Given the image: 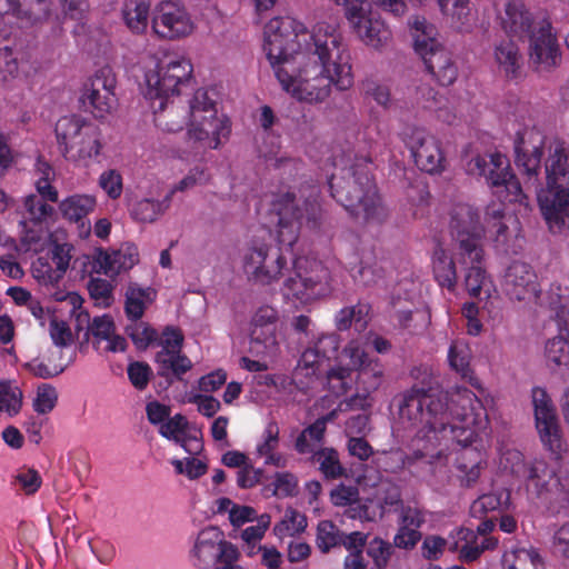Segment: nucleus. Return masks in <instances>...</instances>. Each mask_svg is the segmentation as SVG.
<instances>
[{
	"mask_svg": "<svg viewBox=\"0 0 569 569\" xmlns=\"http://www.w3.org/2000/svg\"><path fill=\"white\" fill-rule=\"evenodd\" d=\"M263 50L281 88L298 101L322 103L332 88L353 86L349 51L327 22L309 32L292 17L272 18L264 27Z\"/></svg>",
	"mask_w": 569,
	"mask_h": 569,
	"instance_id": "f257e3e1",
	"label": "nucleus"
},
{
	"mask_svg": "<svg viewBox=\"0 0 569 569\" xmlns=\"http://www.w3.org/2000/svg\"><path fill=\"white\" fill-rule=\"evenodd\" d=\"M545 144V133L536 126L525 123L515 138V163L526 186L535 188L550 231L561 232L569 222V148L561 140L552 143L545 163L546 186L540 187Z\"/></svg>",
	"mask_w": 569,
	"mask_h": 569,
	"instance_id": "f03ea898",
	"label": "nucleus"
},
{
	"mask_svg": "<svg viewBox=\"0 0 569 569\" xmlns=\"http://www.w3.org/2000/svg\"><path fill=\"white\" fill-rule=\"evenodd\" d=\"M467 172L483 177L500 199V202H491L487 206L485 221L496 248L508 253L509 228L502 221L505 202L526 204L527 201L518 178L512 172L508 159L500 152L475 156L467 163Z\"/></svg>",
	"mask_w": 569,
	"mask_h": 569,
	"instance_id": "7ed1b4c3",
	"label": "nucleus"
},
{
	"mask_svg": "<svg viewBox=\"0 0 569 569\" xmlns=\"http://www.w3.org/2000/svg\"><path fill=\"white\" fill-rule=\"evenodd\" d=\"M370 166L369 158L357 157L349 168L332 173L328 184L331 197L351 217L381 224L388 218V210L378 192Z\"/></svg>",
	"mask_w": 569,
	"mask_h": 569,
	"instance_id": "20e7f679",
	"label": "nucleus"
},
{
	"mask_svg": "<svg viewBox=\"0 0 569 569\" xmlns=\"http://www.w3.org/2000/svg\"><path fill=\"white\" fill-rule=\"evenodd\" d=\"M450 230L457 243L458 262L465 269V287L469 296L490 295L491 280L485 268L481 237L485 228L478 210L468 203H458L451 211Z\"/></svg>",
	"mask_w": 569,
	"mask_h": 569,
	"instance_id": "39448f33",
	"label": "nucleus"
},
{
	"mask_svg": "<svg viewBox=\"0 0 569 569\" xmlns=\"http://www.w3.org/2000/svg\"><path fill=\"white\" fill-rule=\"evenodd\" d=\"M320 190L308 183L299 189V197L293 192L278 196L272 202V211L278 217L277 240L280 246L292 247L302 226L317 229L320 226Z\"/></svg>",
	"mask_w": 569,
	"mask_h": 569,
	"instance_id": "423d86ee",
	"label": "nucleus"
},
{
	"mask_svg": "<svg viewBox=\"0 0 569 569\" xmlns=\"http://www.w3.org/2000/svg\"><path fill=\"white\" fill-rule=\"evenodd\" d=\"M413 48L422 59L426 69L442 87L451 86L458 77V68L451 53L436 38V28L423 17H415L410 22Z\"/></svg>",
	"mask_w": 569,
	"mask_h": 569,
	"instance_id": "0eeeda50",
	"label": "nucleus"
},
{
	"mask_svg": "<svg viewBox=\"0 0 569 569\" xmlns=\"http://www.w3.org/2000/svg\"><path fill=\"white\" fill-rule=\"evenodd\" d=\"M230 132L229 119L218 117L214 101L206 90L198 89L190 100L188 139L202 148L217 149Z\"/></svg>",
	"mask_w": 569,
	"mask_h": 569,
	"instance_id": "6e6552de",
	"label": "nucleus"
},
{
	"mask_svg": "<svg viewBox=\"0 0 569 569\" xmlns=\"http://www.w3.org/2000/svg\"><path fill=\"white\" fill-rule=\"evenodd\" d=\"M332 290L331 273L320 261L307 258L293 260L292 273L284 280L281 292L286 300L309 303L327 297Z\"/></svg>",
	"mask_w": 569,
	"mask_h": 569,
	"instance_id": "1a4fd4ad",
	"label": "nucleus"
},
{
	"mask_svg": "<svg viewBox=\"0 0 569 569\" xmlns=\"http://www.w3.org/2000/svg\"><path fill=\"white\" fill-rule=\"evenodd\" d=\"M192 71V64L186 57L176 53L162 56L144 74L146 98H172L179 93V87L189 81Z\"/></svg>",
	"mask_w": 569,
	"mask_h": 569,
	"instance_id": "9d476101",
	"label": "nucleus"
},
{
	"mask_svg": "<svg viewBox=\"0 0 569 569\" xmlns=\"http://www.w3.org/2000/svg\"><path fill=\"white\" fill-rule=\"evenodd\" d=\"M342 352L350 360V366L337 365L327 371V391H350L358 380L365 381L369 376L380 379L381 370L370 368L369 355L358 340H350Z\"/></svg>",
	"mask_w": 569,
	"mask_h": 569,
	"instance_id": "9b49d317",
	"label": "nucleus"
},
{
	"mask_svg": "<svg viewBox=\"0 0 569 569\" xmlns=\"http://www.w3.org/2000/svg\"><path fill=\"white\" fill-rule=\"evenodd\" d=\"M340 346L339 335L322 333L308 347L300 356L297 367L293 370V380L305 387H299L298 391H306L310 382L318 379H325L327 371L325 365L327 361L337 357Z\"/></svg>",
	"mask_w": 569,
	"mask_h": 569,
	"instance_id": "f8f14e48",
	"label": "nucleus"
},
{
	"mask_svg": "<svg viewBox=\"0 0 569 569\" xmlns=\"http://www.w3.org/2000/svg\"><path fill=\"white\" fill-rule=\"evenodd\" d=\"M242 267L249 280L264 286L279 279L287 260L280 247L252 240L243 253Z\"/></svg>",
	"mask_w": 569,
	"mask_h": 569,
	"instance_id": "ddd939ff",
	"label": "nucleus"
},
{
	"mask_svg": "<svg viewBox=\"0 0 569 569\" xmlns=\"http://www.w3.org/2000/svg\"><path fill=\"white\" fill-rule=\"evenodd\" d=\"M402 141L418 169L430 174L445 170L446 157L441 142L427 129L409 127L402 133Z\"/></svg>",
	"mask_w": 569,
	"mask_h": 569,
	"instance_id": "4468645a",
	"label": "nucleus"
},
{
	"mask_svg": "<svg viewBox=\"0 0 569 569\" xmlns=\"http://www.w3.org/2000/svg\"><path fill=\"white\" fill-rule=\"evenodd\" d=\"M116 88L117 77L112 68L104 66L98 69L82 89L80 101L84 110L94 118L103 119L118 103Z\"/></svg>",
	"mask_w": 569,
	"mask_h": 569,
	"instance_id": "2eb2a0df",
	"label": "nucleus"
},
{
	"mask_svg": "<svg viewBox=\"0 0 569 569\" xmlns=\"http://www.w3.org/2000/svg\"><path fill=\"white\" fill-rule=\"evenodd\" d=\"M345 14L353 31L367 46L379 48L389 40L390 30L378 13L370 10V3L349 1Z\"/></svg>",
	"mask_w": 569,
	"mask_h": 569,
	"instance_id": "dca6fc26",
	"label": "nucleus"
},
{
	"mask_svg": "<svg viewBox=\"0 0 569 569\" xmlns=\"http://www.w3.org/2000/svg\"><path fill=\"white\" fill-rule=\"evenodd\" d=\"M526 40L529 41V63L536 72H550L560 64V47L549 19L541 18L537 31Z\"/></svg>",
	"mask_w": 569,
	"mask_h": 569,
	"instance_id": "f3484780",
	"label": "nucleus"
},
{
	"mask_svg": "<svg viewBox=\"0 0 569 569\" xmlns=\"http://www.w3.org/2000/svg\"><path fill=\"white\" fill-rule=\"evenodd\" d=\"M151 28L159 38L178 40L189 36L194 26L182 6L162 1L153 10Z\"/></svg>",
	"mask_w": 569,
	"mask_h": 569,
	"instance_id": "a211bd4d",
	"label": "nucleus"
},
{
	"mask_svg": "<svg viewBox=\"0 0 569 569\" xmlns=\"http://www.w3.org/2000/svg\"><path fill=\"white\" fill-rule=\"evenodd\" d=\"M502 291L511 300L532 301L540 299V284L533 268L523 261H512L501 280Z\"/></svg>",
	"mask_w": 569,
	"mask_h": 569,
	"instance_id": "6ab92c4d",
	"label": "nucleus"
},
{
	"mask_svg": "<svg viewBox=\"0 0 569 569\" xmlns=\"http://www.w3.org/2000/svg\"><path fill=\"white\" fill-rule=\"evenodd\" d=\"M533 393L535 425L543 446L553 455L561 451V431L556 407L549 393Z\"/></svg>",
	"mask_w": 569,
	"mask_h": 569,
	"instance_id": "aec40b11",
	"label": "nucleus"
},
{
	"mask_svg": "<svg viewBox=\"0 0 569 569\" xmlns=\"http://www.w3.org/2000/svg\"><path fill=\"white\" fill-rule=\"evenodd\" d=\"M72 249L69 243H54L47 256L39 257L32 263L33 278L42 286L54 288L69 268Z\"/></svg>",
	"mask_w": 569,
	"mask_h": 569,
	"instance_id": "412c9836",
	"label": "nucleus"
},
{
	"mask_svg": "<svg viewBox=\"0 0 569 569\" xmlns=\"http://www.w3.org/2000/svg\"><path fill=\"white\" fill-rule=\"evenodd\" d=\"M540 20L535 17L523 0H509L500 16L501 28L506 34L520 41H525L537 31Z\"/></svg>",
	"mask_w": 569,
	"mask_h": 569,
	"instance_id": "4be33fe9",
	"label": "nucleus"
},
{
	"mask_svg": "<svg viewBox=\"0 0 569 569\" xmlns=\"http://www.w3.org/2000/svg\"><path fill=\"white\" fill-rule=\"evenodd\" d=\"M277 321L278 311L270 306H262L256 311L250 333L252 352L257 355L274 352Z\"/></svg>",
	"mask_w": 569,
	"mask_h": 569,
	"instance_id": "5701e85b",
	"label": "nucleus"
},
{
	"mask_svg": "<svg viewBox=\"0 0 569 569\" xmlns=\"http://www.w3.org/2000/svg\"><path fill=\"white\" fill-rule=\"evenodd\" d=\"M97 200L91 194H72L59 203L62 218L76 223L80 238H87L91 233V223L88 216L96 209Z\"/></svg>",
	"mask_w": 569,
	"mask_h": 569,
	"instance_id": "b1692460",
	"label": "nucleus"
},
{
	"mask_svg": "<svg viewBox=\"0 0 569 569\" xmlns=\"http://www.w3.org/2000/svg\"><path fill=\"white\" fill-rule=\"evenodd\" d=\"M158 100L156 106L152 103L154 113V123L158 128L167 132H178L190 120V104L187 107L177 104L171 98H154Z\"/></svg>",
	"mask_w": 569,
	"mask_h": 569,
	"instance_id": "393cba45",
	"label": "nucleus"
},
{
	"mask_svg": "<svg viewBox=\"0 0 569 569\" xmlns=\"http://www.w3.org/2000/svg\"><path fill=\"white\" fill-rule=\"evenodd\" d=\"M96 261L104 274L117 276L139 262V250L134 243L126 242L118 250L100 251Z\"/></svg>",
	"mask_w": 569,
	"mask_h": 569,
	"instance_id": "a878e982",
	"label": "nucleus"
},
{
	"mask_svg": "<svg viewBox=\"0 0 569 569\" xmlns=\"http://www.w3.org/2000/svg\"><path fill=\"white\" fill-rule=\"evenodd\" d=\"M93 123L76 114L61 117L57 121L54 133L59 150L64 159L71 153L77 142L82 139L83 133L88 131L89 127Z\"/></svg>",
	"mask_w": 569,
	"mask_h": 569,
	"instance_id": "bb28decb",
	"label": "nucleus"
},
{
	"mask_svg": "<svg viewBox=\"0 0 569 569\" xmlns=\"http://www.w3.org/2000/svg\"><path fill=\"white\" fill-rule=\"evenodd\" d=\"M83 134L66 160L88 167L92 161H100L103 148L102 133L96 124H92Z\"/></svg>",
	"mask_w": 569,
	"mask_h": 569,
	"instance_id": "cd10ccee",
	"label": "nucleus"
},
{
	"mask_svg": "<svg viewBox=\"0 0 569 569\" xmlns=\"http://www.w3.org/2000/svg\"><path fill=\"white\" fill-rule=\"evenodd\" d=\"M157 297V291L151 287H140L130 282L124 293V313L129 321L140 320L146 309Z\"/></svg>",
	"mask_w": 569,
	"mask_h": 569,
	"instance_id": "c85d7f7f",
	"label": "nucleus"
},
{
	"mask_svg": "<svg viewBox=\"0 0 569 569\" xmlns=\"http://www.w3.org/2000/svg\"><path fill=\"white\" fill-rule=\"evenodd\" d=\"M415 99L422 109L435 111L437 118L448 124L456 120L455 112L448 108V100L430 84L422 83L416 88Z\"/></svg>",
	"mask_w": 569,
	"mask_h": 569,
	"instance_id": "c756f323",
	"label": "nucleus"
},
{
	"mask_svg": "<svg viewBox=\"0 0 569 569\" xmlns=\"http://www.w3.org/2000/svg\"><path fill=\"white\" fill-rule=\"evenodd\" d=\"M495 60L509 80L521 77L522 57L518 46L511 40H501L495 48Z\"/></svg>",
	"mask_w": 569,
	"mask_h": 569,
	"instance_id": "7c9ffc66",
	"label": "nucleus"
},
{
	"mask_svg": "<svg viewBox=\"0 0 569 569\" xmlns=\"http://www.w3.org/2000/svg\"><path fill=\"white\" fill-rule=\"evenodd\" d=\"M432 271L437 283L453 292L457 287V268L453 258L441 244H437L432 254Z\"/></svg>",
	"mask_w": 569,
	"mask_h": 569,
	"instance_id": "2f4dec72",
	"label": "nucleus"
},
{
	"mask_svg": "<svg viewBox=\"0 0 569 569\" xmlns=\"http://www.w3.org/2000/svg\"><path fill=\"white\" fill-rule=\"evenodd\" d=\"M371 306L359 301L355 306L340 309L335 316V326L339 331H347L352 326L358 332H362L370 321Z\"/></svg>",
	"mask_w": 569,
	"mask_h": 569,
	"instance_id": "473e14b6",
	"label": "nucleus"
},
{
	"mask_svg": "<svg viewBox=\"0 0 569 569\" xmlns=\"http://www.w3.org/2000/svg\"><path fill=\"white\" fill-rule=\"evenodd\" d=\"M190 428H193L197 431L196 425L190 423L186 416L177 413L173 417H169L160 426L159 433L163 438L172 440L177 445L181 446L188 453L199 455L203 449V445L198 443L197 448H190L186 445V438L182 437V433H186Z\"/></svg>",
	"mask_w": 569,
	"mask_h": 569,
	"instance_id": "72a5a7b5",
	"label": "nucleus"
},
{
	"mask_svg": "<svg viewBox=\"0 0 569 569\" xmlns=\"http://www.w3.org/2000/svg\"><path fill=\"white\" fill-rule=\"evenodd\" d=\"M154 362L158 373L169 380L170 377L181 379L182 375L192 367L191 360L181 351L169 352L160 350L156 353Z\"/></svg>",
	"mask_w": 569,
	"mask_h": 569,
	"instance_id": "f704fd0d",
	"label": "nucleus"
},
{
	"mask_svg": "<svg viewBox=\"0 0 569 569\" xmlns=\"http://www.w3.org/2000/svg\"><path fill=\"white\" fill-rule=\"evenodd\" d=\"M545 355L551 370L569 373V341L562 335L547 341Z\"/></svg>",
	"mask_w": 569,
	"mask_h": 569,
	"instance_id": "c9c22d12",
	"label": "nucleus"
},
{
	"mask_svg": "<svg viewBox=\"0 0 569 569\" xmlns=\"http://www.w3.org/2000/svg\"><path fill=\"white\" fill-rule=\"evenodd\" d=\"M223 540V532L214 526H209L202 529L196 539L193 547V556L200 561L208 563L212 560L209 555L210 552H217L220 542Z\"/></svg>",
	"mask_w": 569,
	"mask_h": 569,
	"instance_id": "e433bc0d",
	"label": "nucleus"
},
{
	"mask_svg": "<svg viewBox=\"0 0 569 569\" xmlns=\"http://www.w3.org/2000/svg\"><path fill=\"white\" fill-rule=\"evenodd\" d=\"M448 361L450 367L461 376L462 379L469 381L473 388H478V379L472 376L470 369V350L467 345L455 341L448 350Z\"/></svg>",
	"mask_w": 569,
	"mask_h": 569,
	"instance_id": "4c0bfd02",
	"label": "nucleus"
},
{
	"mask_svg": "<svg viewBox=\"0 0 569 569\" xmlns=\"http://www.w3.org/2000/svg\"><path fill=\"white\" fill-rule=\"evenodd\" d=\"M171 206L170 196L162 200L144 198L132 204L131 217L140 222H153L162 216Z\"/></svg>",
	"mask_w": 569,
	"mask_h": 569,
	"instance_id": "58836bf2",
	"label": "nucleus"
},
{
	"mask_svg": "<svg viewBox=\"0 0 569 569\" xmlns=\"http://www.w3.org/2000/svg\"><path fill=\"white\" fill-rule=\"evenodd\" d=\"M150 3L147 0H127L123 8V19L127 27L136 33L147 29Z\"/></svg>",
	"mask_w": 569,
	"mask_h": 569,
	"instance_id": "ea45409f",
	"label": "nucleus"
},
{
	"mask_svg": "<svg viewBox=\"0 0 569 569\" xmlns=\"http://www.w3.org/2000/svg\"><path fill=\"white\" fill-rule=\"evenodd\" d=\"M126 333L139 351L154 347L158 341V331L141 319L130 321L126 326Z\"/></svg>",
	"mask_w": 569,
	"mask_h": 569,
	"instance_id": "a19ab883",
	"label": "nucleus"
},
{
	"mask_svg": "<svg viewBox=\"0 0 569 569\" xmlns=\"http://www.w3.org/2000/svg\"><path fill=\"white\" fill-rule=\"evenodd\" d=\"M561 291L562 289L559 284H551L546 301V305L555 313L553 317L557 320L560 332L567 331L569 320V297H565Z\"/></svg>",
	"mask_w": 569,
	"mask_h": 569,
	"instance_id": "79ce46f5",
	"label": "nucleus"
},
{
	"mask_svg": "<svg viewBox=\"0 0 569 569\" xmlns=\"http://www.w3.org/2000/svg\"><path fill=\"white\" fill-rule=\"evenodd\" d=\"M459 533L461 535V539L466 540V543L459 551V558L465 562L477 560L485 550L493 549L497 545V540L493 538H485L480 546L470 545V541L476 538V536L473 530L468 528H461Z\"/></svg>",
	"mask_w": 569,
	"mask_h": 569,
	"instance_id": "37998d69",
	"label": "nucleus"
},
{
	"mask_svg": "<svg viewBox=\"0 0 569 569\" xmlns=\"http://www.w3.org/2000/svg\"><path fill=\"white\" fill-rule=\"evenodd\" d=\"M342 531L331 521L322 520L317 527L316 543L322 553L341 546Z\"/></svg>",
	"mask_w": 569,
	"mask_h": 569,
	"instance_id": "c03bdc74",
	"label": "nucleus"
},
{
	"mask_svg": "<svg viewBox=\"0 0 569 569\" xmlns=\"http://www.w3.org/2000/svg\"><path fill=\"white\" fill-rule=\"evenodd\" d=\"M507 569H538L541 565L540 555L535 549L519 548L506 556Z\"/></svg>",
	"mask_w": 569,
	"mask_h": 569,
	"instance_id": "a18cd8bd",
	"label": "nucleus"
},
{
	"mask_svg": "<svg viewBox=\"0 0 569 569\" xmlns=\"http://www.w3.org/2000/svg\"><path fill=\"white\" fill-rule=\"evenodd\" d=\"M24 219L33 223L46 221L52 213L53 208L37 194H29L24 199Z\"/></svg>",
	"mask_w": 569,
	"mask_h": 569,
	"instance_id": "49530a36",
	"label": "nucleus"
},
{
	"mask_svg": "<svg viewBox=\"0 0 569 569\" xmlns=\"http://www.w3.org/2000/svg\"><path fill=\"white\" fill-rule=\"evenodd\" d=\"M551 473L552 471L548 470L545 462L536 461L535 463H527L526 467H518L517 477L531 482L537 488V493L541 495L547 485L543 478L547 475L551 476Z\"/></svg>",
	"mask_w": 569,
	"mask_h": 569,
	"instance_id": "de8ad7c7",
	"label": "nucleus"
},
{
	"mask_svg": "<svg viewBox=\"0 0 569 569\" xmlns=\"http://www.w3.org/2000/svg\"><path fill=\"white\" fill-rule=\"evenodd\" d=\"M448 405L449 408L446 419L451 418L452 420L462 422L472 417L473 408L471 406V398L468 393H450Z\"/></svg>",
	"mask_w": 569,
	"mask_h": 569,
	"instance_id": "09e8293b",
	"label": "nucleus"
},
{
	"mask_svg": "<svg viewBox=\"0 0 569 569\" xmlns=\"http://www.w3.org/2000/svg\"><path fill=\"white\" fill-rule=\"evenodd\" d=\"M87 289L89 296L96 305L108 308L113 301V287L110 281L102 278H91L88 281Z\"/></svg>",
	"mask_w": 569,
	"mask_h": 569,
	"instance_id": "8fccbe9b",
	"label": "nucleus"
},
{
	"mask_svg": "<svg viewBox=\"0 0 569 569\" xmlns=\"http://www.w3.org/2000/svg\"><path fill=\"white\" fill-rule=\"evenodd\" d=\"M114 332V322L109 315L98 316L88 326V335L93 337V346L99 349L101 341H107Z\"/></svg>",
	"mask_w": 569,
	"mask_h": 569,
	"instance_id": "3c124183",
	"label": "nucleus"
},
{
	"mask_svg": "<svg viewBox=\"0 0 569 569\" xmlns=\"http://www.w3.org/2000/svg\"><path fill=\"white\" fill-rule=\"evenodd\" d=\"M441 12L451 18L452 23L465 24L470 13L469 0H438Z\"/></svg>",
	"mask_w": 569,
	"mask_h": 569,
	"instance_id": "603ef678",
	"label": "nucleus"
},
{
	"mask_svg": "<svg viewBox=\"0 0 569 569\" xmlns=\"http://www.w3.org/2000/svg\"><path fill=\"white\" fill-rule=\"evenodd\" d=\"M99 187L110 199L116 200L123 190L122 176L116 169L106 170L99 177Z\"/></svg>",
	"mask_w": 569,
	"mask_h": 569,
	"instance_id": "864d4df0",
	"label": "nucleus"
},
{
	"mask_svg": "<svg viewBox=\"0 0 569 569\" xmlns=\"http://www.w3.org/2000/svg\"><path fill=\"white\" fill-rule=\"evenodd\" d=\"M208 179L209 174L203 168L194 167L190 169L188 174L183 177L177 184H174L166 196H170L171 202L176 192H183L197 184H203L208 181Z\"/></svg>",
	"mask_w": 569,
	"mask_h": 569,
	"instance_id": "5fc2aeb1",
	"label": "nucleus"
},
{
	"mask_svg": "<svg viewBox=\"0 0 569 569\" xmlns=\"http://www.w3.org/2000/svg\"><path fill=\"white\" fill-rule=\"evenodd\" d=\"M422 403L430 416L446 420L450 393H421Z\"/></svg>",
	"mask_w": 569,
	"mask_h": 569,
	"instance_id": "6e6d98bb",
	"label": "nucleus"
},
{
	"mask_svg": "<svg viewBox=\"0 0 569 569\" xmlns=\"http://www.w3.org/2000/svg\"><path fill=\"white\" fill-rule=\"evenodd\" d=\"M392 552V545L378 537L373 538L370 541L369 547L367 549L368 556H370L373 559L375 565L379 569H383L387 566Z\"/></svg>",
	"mask_w": 569,
	"mask_h": 569,
	"instance_id": "4d7b16f0",
	"label": "nucleus"
},
{
	"mask_svg": "<svg viewBox=\"0 0 569 569\" xmlns=\"http://www.w3.org/2000/svg\"><path fill=\"white\" fill-rule=\"evenodd\" d=\"M183 345L182 331L173 326L164 327L161 336L158 333V341L156 346L161 347V350L169 352L181 351Z\"/></svg>",
	"mask_w": 569,
	"mask_h": 569,
	"instance_id": "13d9d810",
	"label": "nucleus"
},
{
	"mask_svg": "<svg viewBox=\"0 0 569 569\" xmlns=\"http://www.w3.org/2000/svg\"><path fill=\"white\" fill-rule=\"evenodd\" d=\"M393 401H397L400 413L408 418L422 412L425 408L421 393H401V397H395Z\"/></svg>",
	"mask_w": 569,
	"mask_h": 569,
	"instance_id": "bf43d9fd",
	"label": "nucleus"
},
{
	"mask_svg": "<svg viewBox=\"0 0 569 569\" xmlns=\"http://www.w3.org/2000/svg\"><path fill=\"white\" fill-rule=\"evenodd\" d=\"M274 477L273 488L266 487V492L270 491L272 496L277 495L278 491H281L283 496L297 495L298 479L295 475L290 472H277Z\"/></svg>",
	"mask_w": 569,
	"mask_h": 569,
	"instance_id": "052dcab7",
	"label": "nucleus"
},
{
	"mask_svg": "<svg viewBox=\"0 0 569 569\" xmlns=\"http://www.w3.org/2000/svg\"><path fill=\"white\" fill-rule=\"evenodd\" d=\"M501 506V495L488 493L475 500L470 507V515L482 518L489 511H495Z\"/></svg>",
	"mask_w": 569,
	"mask_h": 569,
	"instance_id": "680f3d73",
	"label": "nucleus"
},
{
	"mask_svg": "<svg viewBox=\"0 0 569 569\" xmlns=\"http://www.w3.org/2000/svg\"><path fill=\"white\" fill-rule=\"evenodd\" d=\"M128 377L132 386L138 390H143L150 380L152 370L148 363L136 361L128 366Z\"/></svg>",
	"mask_w": 569,
	"mask_h": 569,
	"instance_id": "e2e57ef3",
	"label": "nucleus"
},
{
	"mask_svg": "<svg viewBox=\"0 0 569 569\" xmlns=\"http://www.w3.org/2000/svg\"><path fill=\"white\" fill-rule=\"evenodd\" d=\"M63 14L78 22H83L90 9L89 0H59Z\"/></svg>",
	"mask_w": 569,
	"mask_h": 569,
	"instance_id": "0e129e2a",
	"label": "nucleus"
},
{
	"mask_svg": "<svg viewBox=\"0 0 569 569\" xmlns=\"http://www.w3.org/2000/svg\"><path fill=\"white\" fill-rule=\"evenodd\" d=\"M350 274L356 282L363 286H371L378 279L382 278L381 269L367 264L362 261L358 267H355L350 270Z\"/></svg>",
	"mask_w": 569,
	"mask_h": 569,
	"instance_id": "69168bd1",
	"label": "nucleus"
},
{
	"mask_svg": "<svg viewBox=\"0 0 569 569\" xmlns=\"http://www.w3.org/2000/svg\"><path fill=\"white\" fill-rule=\"evenodd\" d=\"M209 557L220 566H237L234 562L239 560L240 552L233 543L222 540L218 551L210 552Z\"/></svg>",
	"mask_w": 569,
	"mask_h": 569,
	"instance_id": "338daca9",
	"label": "nucleus"
},
{
	"mask_svg": "<svg viewBox=\"0 0 569 569\" xmlns=\"http://www.w3.org/2000/svg\"><path fill=\"white\" fill-rule=\"evenodd\" d=\"M14 479L20 485L26 495H33L38 491L42 483V479L39 472L33 468H28L23 471H20Z\"/></svg>",
	"mask_w": 569,
	"mask_h": 569,
	"instance_id": "774afa93",
	"label": "nucleus"
}]
</instances>
